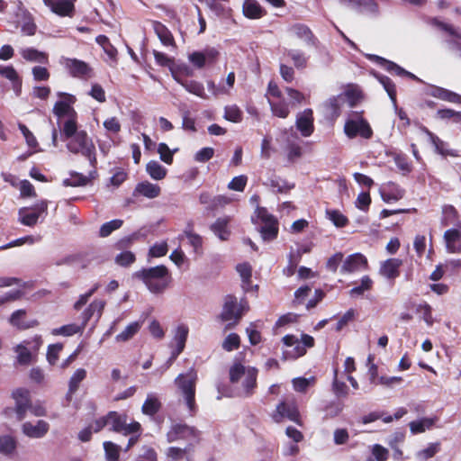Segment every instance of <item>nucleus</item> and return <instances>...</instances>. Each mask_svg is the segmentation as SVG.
I'll return each mask as SVG.
<instances>
[{
	"mask_svg": "<svg viewBox=\"0 0 461 461\" xmlns=\"http://www.w3.org/2000/svg\"><path fill=\"white\" fill-rule=\"evenodd\" d=\"M105 306V302L103 300H95L83 312V328L86 325L87 321L95 317L98 321L103 313Z\"/></svg>",
	"mask_w": 461,
	"mask_h": 461,
	"instance_id": "c756f323",
	"label": "nucleus"
},
{
	"mask_svg": "<svg viewBox=\"0 0 461 461\" xmlns=\"http://www.w3.org/2000/svg\"><path fill=\"white\" fill-rule=\"evenodd\" d=\"M347 100L350 102V106L352 107L354 105L353 91H347L344 94L332 96L327 100L324 105L327 111L330 113V116L337 118L340 113V107L345 104Z\"/></svg>",
	"mask_w": 461,
	"mask_h": 461,
	"instance_id": "f3484780",
	"label": "nucleus"
},
{
	"mask_svg": "<svg viewBox=\"0 0 461 461\" xmlns=\"http://www.w3.org/2000/svg\"><path fill=\"white\" fill-rule=\"evenodd\" d=\"M161 189L159 185L156 184H152L148 181H143L139 183L135 189L134 194H140L149 199H153L158 197L160 194Z\"/></svg>",
	"mask_w": 461,
	"mask_h": 461,
	"instance_id": "c85d7f7f",
	"label": "nucleus"
},
{
	"mask_svg": "<svg viewBox=\"0 0 461 461\" xmlns=\"http://www.w3.org/2000/svg\"><path fill=\"white\" fill-rule=\"evenodd\" d=\"M161 402L158 397L154 393H149L141 407V411L145 415L153 416L161 409Z\"/></svg>",
	"mask_w": 461,
	"mask_h": 461,
	"instance_id": "473e14b6",
	"label": "nucleus"
},
{
	"mask_svg": "<svg viewBox=\"0 0 461 461\" xmlns=\"http://www.w3.org/2000/svg\"><path fill=\"white\" fill-rule=\"evenodd\" d=\"M299 140L296 133L287 137V156L290 160H294L302 156V148L299 144Z\"/></svg>",
	"mask_w": 461,
	"mask_h": 461,
	"instance_id": "4c0bfd02",
	"label": "nucleus"
},
{
	"mask_svg": "<svg viewBox=\"0 0 461 461\" xmlns=\"http://www.w3.org/2000/svg\"><path fill=\"white\" fill-rule=\"evenodd\" d=\"M146 171L154 180H162L167 176V169L156 160H150L146 165Z\"/></svg>",
	"mask_w": 461,
	"mask_h": 461,
	"instance_id": "ea45409f",
	"label": "nucleus"
},
{
	"mask_svg": "<svg viewBox=\"0 0 461 461\" xmlns=\"http://www.w3.org/2000/svg\"><path fill=\"white\" fill-rule=\"evenodd\" d=\"M417 312L420 314L421 319L428 326H432L435 320L432 316V308L427 303H420L417 306Z\"/></svg>",
	"mask_w": 461,
	"mask_h": 461,
	"instance_id": "6e6d98bb",
	"label": "nucleus"
},
{
	"mask_svg": "<svg viewBox=\"0 0 461 461\" xmlns=\"http://www.w3.org/2000/svg\"><path fill=\"white\" fill-rule=\"evenodd\" d=\"M381 194L383 200L389 203L402 199L404 195V190L393 183H388Z\"/></svg>",
	"mask_w": 461,
	"mask_h": 461,
	"instance_id": "f704fd0d",
	"label": "nucleus"
},
{
	"mask_svg": "<svg viewBox=\"0 0 461 461\" xmlns=\"http://www.w3.org/2000/svg\"><path fill=\"white\" fill-rule=\"evenodd\" d=\"M376 79L379 83L384 86V90L388 94L395 110L397 112L398 117L401 121L403 122L404 126H408L410 124V120L406 114V113L402 109H398L396 103V88L394 83L386 76L384 75H375Z\"/></svg>",
	"mask_w": 461,
	"mask_h": 461,
	"instance_id": "4468645a",
	"label": "nucleus"
},
{
	"mask_svg": "<svg viewBox=\"0 0 461 461\" xmlns=\"http://www.w3.org/2000/svg\"><path fill=\"white\" fill-rule=\"evenodd\" d=\"M374 59L375 60H377V62L385 69L387 70L388 72L392 73V74H395L397 76H400V77H408L411 79H414V80H418L417 77L415 75H413L412 73L405 70L404 68H402V67H400L399 65H397L396 63L393 62V61H390V60H387L384 58H381V57H378V56H374Z\"/></svg>",
	"mask_w": 461,
	"mask_h": 461,
	"instance_id": "cd10ccee",
	"label": "nucleus"
},
{
	"mask_svg": "<svg viewBox=\"0 0 461 461\" xmlns=\"http://www.w3.org/2000/svg\"><path fill=\"white\" fill-rule=\"evenodd\" d=\"M174 79L180 84L187 92L202 98V99H207L208 96L204 92L203 85L198 81L195 80H186L182 79L178 76H176L175 73H173Z\"/></svg>",
	"mask_w": 461,
	"mask_h": 461,
	"instance_id": "a878e982",
	"label": "nucleus"
},
{
	"mask_svg": "<svg viewBox=\"0 0 461 461\" xmlns=\"http://www.w3.org/2000/svg\"><path fill=\"white\" fill-rule=\"evenodd\" d=\"M236 269L243 283V288L248 290V286L251 284L252 267L249 263H241L237 265Z\"/></svg>",
	"mask_w": 461,
	"mask_h": 461,
	"instance_id": "09e8293b",
	"label": "nucleus"
},
{
	"mask_svg": "<svg viewBox=\"0 0 461 461\" xmlns=\"http://www.w3.org/2000/svg\"><path fill=\"white\" fill-rule=\"evenodd\" d=\"M107 423L111 426V430L130 435L139 433L141 426L138 421L127 423V416L119 414L117 411H109L107 414Z\"/></svg>",
	"mask_w": 461,
	"mask_h": 461,
	"instance_id": "423d86ee",
	"label": "nucleus"
},
{
	"mask_svg": "<svg viewBox=\"0 0 461 461\" xmlns=\"http://www.w3.org/2000/svg\"><path fill=\"white\" fill-rule=\"evenodd\" d=\"M344 132L349 139L360 136L368 140L373 136V130L368 122L362 117L347 120L344 125Z\"/></svg>",
	"mask_w": 461,
	"mask_h": 461,
	"instance_id": "1a4fd4ad",
	"label": "nucleus"
},
{
	"mask_svg": "<svg viewBox=\"0 0 461 461\" xmlns=\"http://www.w3.org/2000/svg\"><path fill=\"white\" fill-rule=\"evenodd\" d=\"M368 267L366 258L361 253H354L346 258L343 261L340 272L349 274L360 270H366Z\"/></svg>",
	"mask_w": 461,
	"mask_h": 461,
	"instance_id": "a211bd4d",
	"label": "nucleus"
},
{
	"mask_svg": "<svg viewBox=\"0 0 461 461\" xmlns=\"http://www.w3.org/2000/svg\"><path fill=\"white\" fill-rule=\"evenodd\" d=\"M402 261L399 258H389L381 264L379 273L388 280L393 281L400 276V267Z\"/></svg>",
	"mask_w": 461,
	"mask_h": 461,
	"instance_id": "4be33fe9",
	"label": "nucleus"
},
{
	"mask_svg": "<svg viewBox=\"0 0 461 461\" xmlns=\"http://www.w3.org/2000/svg\"><path fill=\"white\" fill-rule=\"evenodd\" d=\"M436 421L435 418H422L410 422V429L412 434H419L430 429Z\"/></svg>",
	"mask_w": 461,
	"mask_h": 461,
	"instance_id": "a19ab883",
	"label": "nucleus"
},
{
	"mask_svg": "<svg viewBox=\"0 0 461 461\" xmlns=\"http://www.w3.org/2000/svg\"><path fill=\"white\" fill-rule=\"evenodd\" d=\"M123 224V221L120 219L112 220L104 223L99 230V236L102 238L108 237L113 231L120 229Z\"/></svg>",
	"mask_w": 461,
	"mask_h": 461,
	"instance_id": "603ef678",
	"label": "nucleus"
},
{
	"mask_svg": "<svg viewBox=\"0 0 461 461\" xmlns=\"http://www.w3.org/2000/svg\"><path fill=\"white\" fill-rule=\"evenodd\" d=\"M195 382L196 374L190 370L186 374H180L175 380L176 384L181 391L185 402L189 410L190 414L193 416L196 413L197 407L195 404Z\"/></svg>",
	"mask_w": 461,
	"mask_h": 461,
	"instance_id": "39448f33",
	"label": "nucleus"
},
{
	"mask_svg": "<svg viewBox=\"0 0 461 461\" xmlns=\"http://www.w3.org/2000/svg\"><path fill=\"white\" fill-rule=\"evenodd\" d=\"M248 310V302L242 300L238 303L236 297L228 295L225 298L221 316L223 321H234L237 322L241 318L243 312Z\"/></svg>",
	"mask_w": 461,
	"mask_h": 461,
	"instance_id": "6e6552de",
	"label": "nucleus"
},
{
	"mask_svg": "<svg viewBox=\"0 0 461 461\" xmlns=\"http://www.w3.org/2000/svg\"><path fill=\"white\" fill-rule=\"evenodd\" d=\"M16 441L11 436H0V454L9 456L14 452Z\"/></svg>",
	"mask_w": 461,
	"mask_h": 461,
	"instance_id": "3c124183",
	"label": "nucleus"
},
{
	"mask_svg": "<svg viewBox=\"0 0 461 461\" xmlns=\"http://www.w3.org/2000/svg\"><path fill=\"white\" fill-rule=\"evenodd\" d=\"M288 32L302 41L307 45L314 46L316 39L308 26L303 23H295L288 28Z\"/></svg>",
	"mask_w": 461,
	"mask_h": 461,
	"instance_id": "393cba45",
	"label": "nucleus"
},
{
	"mask_svg": "<svg viewBox=\"0 0 461 461\" xmlns=\"http://www.w3.org/2000/svg\"><path fill=\"white\" fill-rule=\"evenodd\" d=\"M105 457L108 461H117L120 454V447L111 441L104 442Z\"/></svg>",
	"mask_w": 461,
	"mask_h": 461,
	"instance_id": "052dcab7",
	"label": "nucleus"
},
{
	"mask_svg": "<svg viewBox=\"0 0 461 461\" xmlns=\"http://www.w3.org/2000/svg\"><path fill=\"white\" fill-rule=\"evenodd\" d=\"M240 346V337L236 333L229 334L222 343V348L226 351H232Z\"/></svg>",
	"mask_w": 461,
	"mask_h": 461,
	"instance_id": "338daca9",
	"label": "nucleus"
},
{
	"mask_svg": "<svg viewBox=\"0 0 461 461\" xmlns=\"http://www.w3.org/2000/svg\"><path fill=\"white\" fill-rule=\"evenodd\" d=\"M258 216L263 225L260 228L261 237L266 241L275 240L278 234V222L265 208H258Z\"/></svg>",
	"mask_w": 461,
	"mask_h": 461,
	"instance_id": "9d476101",
	"label": "nucleus"
},
{
	"mask_svg": "<svg viewBox=\"0 0 461 461\" xmlns=\"http://www.w3.org/2000/svg\"><path fill=\"white\" fill-rule=\"evenodd\" d=\"M196 438V430L185 424H173L167 433V441L168 443Z\"/></svg>",
	"mask_w": 461,
	"mask_h": 461,
	"instance_id": "2eb2a0df",
	"label": "nucleus"
},
{
	"mask_svg": "<svg viewBox=\"0 0 461 461\" xmlns=\"http://www.w3.org/2000/svg\"><path fill=\"white\" fill-rule=\"evenodd\" d=\"M141 327V322L134 321L130 323L121 333L115 337L117 342H125L130 340L137 334Z\"/></svg>",
	"mask_w": 461,
	"mask_h": 461,
	"instance_id": "37998d69",
	"label": "nucleus"
},
{
	"mask_svg": "<svg viewBox=\"0 0 461 461\" xmlns=\"http://www.w3.org/2000/svg\"><path fill=\"white\" fill-rule=\"evenodd\" d=\"M184 235L188 240V243L193 247L195 253H201L203 247V239L199 234L192 231V230L186 229L184 230Z\"/></svg>",
	"mask_w": 461,
	"mask_h": 461,
	"instance_id": "864d4df0",
	"label": "nucleus"
},
{
	"mask_svg": "<svg viewBox=\"0 0 461 461\" xmlns=\"http://www.w3.org/2000/svg\"><path fill=\"white\" fill-rule=\"evenodd\" d=\"M285 54L292 59L294 67L298 69L304 68L307 66L308 58L298 50H287Z\"/></svg>",
	"mask_w": 461,
	"mask_h": 461,
	"instance_id": "de8ad7c7",
	"label": "nucleus"
},
{
	"mask_svg": "<svg viewBox=\"0 0 461 461\" xmlns=\"http://www.w3.org/2000/svg\"><path fill=\"white\" fill-rule=\"evenodd\" d=\"M248 177L244 175H240L232 178L228 184V188L230 190L242 192L247 185Z\"/></svg>",
	"mask_w": 461,
	"mask_h": 461,
	"instance_id": "69168bd1",
	"label": "nucleus"
},
{
	"mask_svg": "<svg viewBox=\"0 0 461 461\" xmlns=\"http://www.w3.org/2000/svg\"><path fill=\"white\" fill-rule=\"evenodd\" d=\"M77 0H42L52 13L59 16L72 17L75 13V2Z\"/></svg>",
	"mask_w": 461,
	"mask_h": 461,
	"instance_id": "6ab92c4d",
	"label": "nucleus"
},
{
	"mask_svg": "<svg viewBox=\"0 0 461 461\" xmlns=\"http://www.w3.org/2000/svg\"><path fill=\"white\" fill-rule=\"evenodd\" d=\"M154 29L158 37L165 46L174 45L175 41L172 33L164 24L160 23H156Z\"/></svg>",
	"mask_w": 461,
	"mask_h": 461,
	"instance_id": "a18cd8bd",
	"label": "nucleus"
},
{
	"mask_svg": "<svg viewBox=\"0 0 461 461\" xmlns=\"http://www.w3.org/2000/svg\"><path fill=\"white\" fill-rule=\"evenodd\" d=\"M188 332L189 329L185 324H180L176 327L173 339L176 346L172 350L170 361L175 360L183 352L185 347Z\"/></svg>",
	"mask_w": 461,
	"mask_h": 461,
	"instance_id": "412c9836",
	"label": "nucleus"
},
{
	"mask_svg": "<svg viewBox=\"0 0 461 461\" xmlns=\"http://www.w3.org/2000/svg\"><path fill=\"white\" fill-rule=\"evenodd\" d=\"M135 255L131 251H123L115 257V263L121 267H128L135 261Z\"/></svg>",
	"mask_w": 461,
	"mask_h": 461,
	"instance_id": "0e129e2a",
	"label": "nucleus"
},
{
	"mask_svg": "<svg viewBox=\"0 0 461 461\" xmlns=\"http://www.w3.org/2000/svg\"><path fill=\"white\" fill-rule=\"evenodd\" d=\"M63 64L68 73L74 77L86 79L92 77V68L85 61L65 58Z\"/></svg>",
	"mask_w": 461,
	"mask_h": 461,
	"instance_id": "dca6fc26",
	"label": "nucleus"
},
{
	"mask_svg": "<svg viewBox=\"0 0 461 461\" xmlns=\"http://www.w3.org/2000/svg\"><path fill=\"white\" fill-rule=\"evenodd\" d=\"M133 276L141 280L152 294L163 293L171 282V275L164 265L142 268L135 272Z\"/></svg>",
	"mask_w": 461,
	"mask_h": 461,
	"instance_id": "20e7f679",
	"label": "nucleus"
},
{
	"mask_svg": "<svg viewBox=\"0 0 461 461\" xmlns=\"http://www.w3.org/2000/svg\"><path fill=\"white\" fill-rule=\"evenodd\" d=\"M22 57L30 62L47 64L49 62L48 54L33 48L22 49L20 51Z\"/></svg>",
	"mask_w": 461,
	"mask_h": 461,
	"instance_id": "7c9ffc66",
	"label": "nucleus"
},
{
	"mask_svg": "<svg viewBox=\"0 0 461 461\" xmlns=\"http://www.w3.org/2000/svg\"><path fill=\"white\" fill-rule=\"evenodd\" d=\"M12 397L15 402L16 418L18 420H23L30 407H32L30 391L25 388H17L12 393Z\"/></svg>",
	"mask_w": 461,
	"mask_h": 461,
	"instance_id": "f8f14e48",
	"label": "nucleus"
},
{
	"mask_svg": "<svg viewBox=\"0 0 461 461\" xmlns=\"http://www.w3.org/2000/svg\"><path fill=\"white\" fill-rule=\"evenodd\" d=\"M230 222L229 217L219 218L215 221V222L211 226V230L212 232L221 240H227L230 235V231L228 229V224Z\"/></svg>",
	"mask_w": 461,
	"mask_h": 461,
	"instance_id": "2f4dec72",
	"label": "nucleus"
},
{
	"mask_svg": "<svg viewBox=\"0 0 461 461\" xmlns=\"http://www.w3.org/2000/svg\"><path fill=\"white\" fill-rule=\"evenodd\" d=\"M25 311L24 310H17L11 315L9 321L13 326H15L22 330H26L32 327H34L38 324L36 321H24V316H25Z\"/></svg>",
	"mask_w": 461,
	"mask_h": 461,
	"instance_id": "58836bf2",
	"label": "nucleus"
},
{
	"mask_svg": "<svg viewBox=\"0 0 461 461\" xmlns=\"http://www.w3.org/2000/svg\"><path fill=\"white\" fill-rule=\"evenodd\" d=\"M86 377V371L84 368H78L75 371L68 382V391L67 399L71 400L72 395L77 391L80 383Z\"/></svg>",
	"mask_w": 461,
	"mask_h": 461,
	"instance_id": "c9c22d12",
	"label": "nucleus"
},
{
	"mask_svg": "<svg viewBox=\"0 0 461 461\" xmlns=\"http://www.w3.org/2000/svg\"><path fill=\"white\" fill-rule=\"evenodd\" d=\"M267 185L270 186L273 189V191L278 193H285L293 187L289 185L285 181L278 177H272L268 179Z\"/></svg>",
	"mask_w": 461,
	"mask_h": 461,
	"instance_id": "e2e57ef3",
	"label": "nucleus"
},
{
	"mask_svg": "<svg viewBox=\"0 0 461 461\" xmlns=\"http://www.w3.org/2000/svg\"><path fill=\"white\" fill-rule=\"evenodd\" d=\"M224 119L232 122H240L242 119V112L237 105L226 106L224 109Z\"/></svg>",
	"mask_w": 461,
	"mask_h": 461,
	"instance_id": "13d9d810",
	"label": "nucleus"
},
{
	"mask_svg": "<svg viewBox=\"0 0 461 461\" xmlns=\"http://www.w3.org/2000/svg\"><path fill=\"white\" fill-rule=\"evenodd\" d=\"M373 286V281L368 276H364L361 278V283L359 285L353 287L349 291V294L351 296H359L362 295L365 292L371 290Z\"/></svg>",
	"mask_w": 461,
	"mask_h": 461,
	"instance_id": "5fc2aeb1",
	"label": "nucleus"
},
{
	"mask_svg": "<svg viewBox=\"0 0 461 461\" xmlns=\"http://www.w3.org/2000/svg\"><path fill=\"white\" fill-rule=\"evenodd\" d=\"M57 95L59 100L55 103L52 112L59 119L60 130H64V132L68 135L73 132L75 123L77 122V113L73 108L77 98L75 95L65 92H58Z\"/></svg>",
	"mask_w": 461,
	"mask_h": 461,
	"instance_id": "f03ea898",
	"label": "nucleus"
},
{
	"mask_svg": "<svg viewBox=\"0 0 461 461\" xmlns=\"http://www.w3.org/2000/svg\"><path fill=\"white\" fill-rule=\"evenodd\" d=\"M296 127L304 137H309L313 132V116L312 109H305L297 115Z\"/></svg>",
	"mask_w": 461,
	"mask_h": 461,
	"instance_id": "b1692460",
	"label": "nucleus"
},
{
	"mask_svg": "<svg viewBox=\"0 0 461 461\" xmlns=\"http://www.w3.org/2000/svg\"><path fill=\"white\" fill-rule=\"evenodd\" d=\"M458 212L453 205H444L442 208L441 223L444 226L454 225L458 226Z\"/></svg>",
	"mask_w": 461,
	"mask_h": 461,
	"instance_id": "e433bc0d",
	"label": "nucleus"
},
{
	"mask_svg": "<svg viewBox=\"0 0 461 461\" xmlns=\"http://www.w3.org/2000/svg\"><path fill=\"white\" fill-rule=\"evenodd\" d=\"M49 424L45 420H40L35 425L31 422H25L23 424V432L34 438H42L49 430Z\"/></svg>",
	"mask_w": 461,
	"mask_h": 461,
	"instance_id": "bb28decb",
	"label": "nucleus"
},
{
	"mask_svg": "<svg viewBox=\"0 0 461 461\" xmlns=\"http://www.w3.org/2000/svg\"><path fill=\"white\" fill-rule=\"evenodd\" d=\"M282 340L286 347L293 348L287 352L293 358L303 356L306 353V348L314 346V339L308 334H303L301 340L294 335H285Z\"/></svg>",
	"mask_w": 461,
	"mask_h": 461,
	"instance_id": "0eeeda50",
	"label": "nucleus"
},
{
	"mask_svg": "<svg viewBox=\"0 0 461 461\" xmlns=\"http://www.w3.org/2000/svg\"><path fill=\"white\" fill-rule=\"evenodd\" d=\"M285 418L302 425L300 413L294 402H282L276 406L273 419L276 422H281Z\"/></svg>",
	"mask_w": 461,
	"mask_h": 461,
	"instance_id": "ddd939ff",
	"label": "nucleus"
},
{
	"mask_svg": "<svg viewBox=\"0 0 461 461\" xmlns=\"http://www.w3.org/2000/svg\"><path fill=\"white\" fill-rule=\"evenodd\" d=\"M89 179L86 176L79 173H72L70 178L63 181L65 186H82L88 183Z\"/></svg>",
	"mask_w": 461,
	"mask_h": 461,
	"instance_id": "680f3d73",
	"label": "nucleus"
},
{
	"mask_svg": "<svg viewBox=\"0 0 461 461\" xmlns=\"http://www.w3.org/2000/svg\"><path fill=\"white\" fill-rule=\"evenodd\" d=\"M230 381L234 385L235 395L249 397L257 388L258 369L240 363L232 365L229 371Z\"/></svg>",
	"mask_w": 461,
	"mask_h": 461,
	"instance_id": "f257e3e1",
	"label": "nucleus"
},
{
	"mask_svg": "<svg viewBox=\"0 0 461 461\" xmlns=\"http://www.w3.org/2000/svg\"><path fill=\"white\" fill-rule=\"evenodd\" d=\"M48 208L47 201H41L36 203L33 208H22L19 210V221L25 226H34L37 224L39 218L46 213Z\"/></svg>",
	"mask_w": 461,
	"mask_h": 461,
	"instance_id": "9b49d317",
	"label": "nucleus"
},
{
	"mask_svg": "<svg viewBox=\"0 0 461 461\" xmlns=\"http://www.w3.org/2000/svg\"><path fill=\"white\" fill-rule=\"evenodd\" d=\"M15 351L17 353V361L19 364L29 365L32 362V355L25 345H18L15 348Z\"/></svg>",
	"mask_w": 461,
	"mask_h": 461,
	"instance_id": "4d7b16f0",
	"label": "nucleus"
},
{
	"mask_svg": "<svg viewBox=\"0 0 461 461\" xmlns=\"http://www.w3.org/2000/svg\"><path fill=\"white\" fill-rule=\"evenodd\" d=\"M60 133L62 140H68L67 149L70 152L81 154L89 160L92 167L95 166V147L86 131L78 130L77 122L75 123V129L72 133L67 135L62 129L60 130Z\"/></svg>",
	"mask_w": 461,
	"mask_h": 461,
	"instance_id": "7ed1b4c3",
	"label": "nucleus"
},
{
	"mask_svg": "<svg viewBox=\"0 0 461 461\" xmlns=\"http://www.w3.org/2000/svg\"><path fill=\"white\" fill-rule=\"evenodd\" d=\"M242 9L244 15L249 19H258L265 14L264 9L256 0H246Z\"/></svg>",
	"mask_w": 461,
	"mask_h": 461,
	"instance_id": "72a5a7b5",
	"label": "nucleus"
},
{
	"mask_svg": "<svg viewBox=\"0 0 461 461\" xmlns=\"http://www.w3.org/2000/svg\"><path fill=\"white\" fill-rule=\"evenodd\" d=\"M82 329H84L83 326L79 327L76 324H68V325H64V326H61L57 329H53L51 331V334L55 335V336H58V335L72 336V335L79 332Z\"/></svg>",
	"mask_w": 461,
	"mask_h": 461,
	"instance_id": "bf43d9fd",
	"label": "nucleus"
},
{
	"mask_svg": "<svg viewBox=\"0 0 461 461\" xmlns=\"http://www.w3.org/2000/svg\"><path fill=\"white\" fill-rule=\"evenodd\" d=\"M354 9L360 13L376 14L378 5L375 0H354Z\"/></svg>",
	"mask_w": 461,
	"mask_h": 461,
	"instance_id": "8fccbe9b",
	"label": "nucleus"
},
{
	"mask_svg": "<svg viewBox=\"0 0 461 461\" xmlns=\"http://www.w3.org/2000/svg\"><path fill=\"white\" fill-rule=\"evenodd\" d=\"M326 217L337 227L343 228L348 225V219L339 210L327 209Z\"/></svg>",
	"mask_w": 461,
	"mask_h": 461,
	"instance_id": "49530a36",
	"label": "nucleus"
},
{
	"mask_svg": "<svg viewBox=\"0 0 461 461\" xmlns=\"http://www.w3.org/2000/svg\"><path fill=\"white\" fill-rule=\"evenodd\" d=\"M443 238L449 253H461V224L447 230Z\"/></svg>",
	"mask_w": 461,
	"mask_h": 461,
	"instance_id": "aec40b11",
	"label": "nucleus"
},
{
	"mask_svg": "<svg viewBox=\"0 0 461 461\" xmlns=\"http://www.w3.org/2000/svg\"><path fill=\"white\" fill-rule=\"evenodd\" d=\"M194 444L188 443L185 447H169L166 451V456L171 461H194L193 458Z\"/></svg>",
	"mask_w": 461,
	"mask_h": 461,
	"instance_id": "5701e85b",
	"label": "nucleus"
},
{
	"mask_svg": "<svg viewBox=\"0 0 461 461\" xmlns=\"http://www.w3.org/2000/svg\"><path fill=\"white\" fill-rule=\"evenodd\" d=\"M95 41L102 47L104 51L113 62L117 61V50L113 47V45L110 42L109 39L105 35H98L95 38Z\"/></svg>",
	"mask_w": 461,
	"mask_h": 461,
	"instance_id": "79ce46f5",
	"label": "nucleus"
},
{
	"mask_svg": "<svg viewBox=\"0 0 461 461\" xmlns=\"http://www.w3.org/2000/svg\"><path fill=\"white\" fill-rule=\"evenodd\" d=\"M343 258H344L343 253H341V252L335 253L327 260L326 268L329 271L335 273L338 270L340 263L343 261Z\"/></svg>",
	"mask_w": 461,
	"mask_h": 461,
	"instance_id": "774afa93",
	"label": "nucleus"
},
{
	"mask_svg": "<svg viewBox=\"0 0 461 461\" xmlns=\"http://www.w3.org/2000/svg\"><path fill=\"white\" fill-rule=\"evenodd\" d=\"M433 95L444 101L454 104H461L460 95L442 87H437L433 92Z\"/></svg>",
	"mask_w": 461,
	"mask_h": 461,
	"instance_id": "c03bdc74",
	"label": "nucleus"
}]
</instances>
